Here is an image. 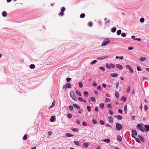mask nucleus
<instances>
[{
    "label": "nucleus",
    "mask_w": 149,
    "mask_h": 149,
    "mask_svg": "<svg viewBox=\"0 0 149 149\" xmlns=\"http://www.w3.org/2000/svg\"><path fill=\"white\" fill-rule=\"evenodd\" d=\"M110 42L111 41L108 38L106 39L102 42L101 44V46L103 47L109 44Z\"/></svg>",
    "instance_id": "nucleus-1"
},
{
    "label": "nucleus",
    "mask_w": 149,
    "mask_h": 149,
    "mask_svg": "<svg viewBox=\"0 0 149 149\" xmlns=\"http://www.w3.org/2000/svg\"><path fill=\"white\" fill-rule=\"evenodd\" d=\"M122 125L118 123H117L116 124V128L118 131H120L122 129Z\"/></svg>",
    "instance_id": "nucleus-2"
},
{
    "label": "nucleus",
    "mask_w": 149,
    "mask_h": 149,
    "mask_svg": "<svg viewBox=\"0 0 149 149\" xmlns=\"http://www.w3.org/2000/svg\"><path fill=\"white\" fill-rule=\"evenodd\" d=\"M70 95L72 98L75 101L77 100V98L75 96V94L73 91H71L70 93Z\"/></svg>",
    "instance_id": "nucleus-3"
},
{
    "label": "nucleus",
    "mask_w": 149,
    "mask_h": 149,
    "mask_svg": "<svg viewBox=\"0 0 149 149\" xmlns=\"http://www.w3.org/2000/svg\"><path fill=\"white\" fill-rule=\"evenodd\" d=\"M126 69L130 70V72L131 73H133L134 71L132 69L131 67L129 65H127L126 66Z\"/></svg>",
    "instance_id": "nucleus-4"
},
{
    "label": "nucleus",
    "mask_w": 149,
    "mask_h": 149,
    "mask_svg": "<svg viewBox=\"0 0 149 149\" xmlns=\"http://www.w3.org/2000/svg\"><path fill=\"white\" fill-rule=\"evenodd\" d=\"M137 127L139 128V129L143 132H144L145 130L142 127L141 125L139 124L137 125Z\"/></svg>",
    "instance_id": "nucleus-5"
},
{
    "label": "nucleus",
    "mask_w": 149,
    "mask_h": 149,
    "mask_svg": "<svg viewBox=\"0 0 149 149\" xmlns=\"http://www.w3.org/2000/svg\"><path fill=\"white\" fill-rule=\"evenodd\" d=\"M89 144V143L88 142L85 143L83 144V146L84 148H87L88 147Z\"/></svg>",
    "instance_id": "nucleus-6"
},
{
    "label": "nucleus",
    "mask_w": 149,
    "mask_h": 149,
    "mask_svg": "<svg viewBox=\"0 0 149 149\" xmlns=\"http://www.w3.org/2000/svg\"><path fill=\"white\" fill-rule=\"evenodd\" d=\"M116 67L117 68L120 70H122L123 69V67L121 65L119 64H117L116 65Z\"/></svg>",
    "instance_id": "nucleus-7"
},
{
    "label": "nucleus",
    "mask_w": 149,
    "mask_h": 149,
    "mask_svg": "<svg viewBox=\"0 0 149 149\" xmlns=\"http://www.w3.org/2000/svg\"><path fill=\"white\" fill-rule=\"evenodd\" d=\"M56 103V102L55 100H54V101L52 102V105L49 107V108H53L55 105V104Z\"/></svg>",
    "instance_id": "nucleus-8"
},
{
    "label": "nucleus",
    "mask_w": 149,
    "mask_h": 149,
    "mask_svg": "<svg viewBox=\"0 0 149 149\" xmlns=\"http://www.w3.org/2000/svg\"><path fill=\"white\" fill-rule=\"evenodd\" d=\"M138 136L142 141L143 142H144L145 141V139L142 136L140 135H139Z\"/></svg>",
    "instance_id": "nucleus-9"
},
{
    "label": "nucleus",
    "mask_w": 149,
    "mask_h": 149,
    "mask_svg": "<svg viewBox=\"0 0 149 149\" xmlns=\"http://www.w3.org/2000/svg\"><path fill=\"white\" fill-rule=\"evenodd\" d=\"M108 118L109 119V122L110 123H112L113 122L112 117L111 116H109L108 117Z\"/></svg>",
    "instance_id": "nucleus-10"
},
{
    "label": "nucleus",
    "mask_w": 149,
    "mask_h": 149,
    "mask_svg": "<svg viewBox=\"0 0 149 149\" xmlns=\"http://www.w3.org/2000/svg\"><path fill=\"white\" fill-rule=\"evenodd\" d=\"M50 121L52 122H54L55 121V116H53L51 117Z\"/></svg>",
    "instance_id": "nucleus-11"
},
{
    "label": "nucleus",
    "mask_w": 149,
    "mask_h": 149,
    "mask_svg": "<svg viewBox=\"0 0 149 149\" xmlns=\"http://www.w3.org/2000/svg\"><path fill=\"white\" fill-rule=\"evenodd\" d=\"M71 130L73 132H77L78 131V129L77 128H75L74 127H71Z\"/></svg>",
    "instance_id": "nucleus-12"
},
{
    "label": "nucleus",
    "mask_w": 149,
    "mask_h": 149,
    "mask_svg": "<svg viewBox=\"0 0 149 149\" xmlns=\"http://www.w3.org/2000/svg\"><path fill=\"white\" fill-rule=\"evenodd\" d=\"M145 129L146 131H149V126L146 125L144 126Z\"/></svg>",
    "instance_id": "nucleus-13"
},
{
    "label": "nucleus",
    "mask_w": 149,
    "mask_h": 149,
    "mask_svg": "<svg viewBox=\"0 0 149 149\" xmlns=\"http://www.w3.org/2000/svg\"><path fill=\"white\" fill-rule=\"evenodd\" d=\"M124 111L125 113L127 114V107L126 105H125L124 107Z\"/></svg>",
    "instance_id": "nucleus-14"
},
{
    "label": "nucleus",
    "mask_w": 149,
    "mask_h": 149,
    "mask_svg": "<svg viewBox=\"0 0 149 149\" xmlns=\"http://www.w3.org/2000/svg\"><path fill=\"white\" fill-rule=\"evenodd\" d=\"M111 75L113 77H115L118 76V74L117 73H112L111 74Z\"/></svg>",
    "instance_id": "nucleus-15"
},
{
    "label": "nucleus",
    "mask_w": 149,
    "mask_h": 149,
    "mask_svg": "<svg viewBox=\"0 0 149 149\" xmlns=\"http://www.w3.org/2000/svg\"><path fill=\"white\" fill-rule=\"evenodd\" d=\"M66 85V87L68 88H71V86H72L69 83H67Z\"/></svg>",
    "instance_id": "nucleus-16"
},
{
    "label": "nucleus",
    "mask_w": 149,
    "mask_h": 149,
    "mask_svg": "<svg viewBox=\"0 0 149 149\" xmlns=\"http://www.w3.org/2000/svg\"><path fill=\"white\" fill-rule=\"evenodd\" d=\"M132 132L133 133V134L134 135H136L137 134V132L134 129H132Z\"/></svg>",
    "instance_id": "nucleus-17"
},
{
    "label": "nucleus",
    "mask_w": 149,
    "mask_h": 149,
    "mask_svg": "<svg viewBox=\"0 0 149 149\" xmlns=\"http://www.w3.org/2000/svg\"><path fill=\"white\" fill-rule=\"evenodd\" d=\"M73 106L75 107L76 109H80V107L77 104H73Z\"/></svg>",
    "instance_id": "nucleus-18"
},
{
    "label": "nucleus",
    "mask_w": 149,
    "mask_h": 149,
    "mask_svg": "<svg viewBox=\"0 0 149 149\" xmlns=\"http://www.w3.org/2000/svg\"><path fill=\"white\" fill-rule=\"evenodd\" d=\"M103 141L104 142L107 143H109L110 142V140L109 139H104Z\"/></svg>",
    "instance_id": "nucleus-19"
},
{
    "label": "nucleus",
    "mask_w": 149,
    "mask_h": 149,
    "mask_svg": "<svg viewBox=\"0 0 149 149\" xmlns=\"http://www.w3.org/2000/svg\"><path fill=\"white\" fill-rule=\"evenodd\" d=\"M140 61L141 62H143L146 60V58L144 57H141L139 59Z\"/></svg>",
    "instance_id": "nucleus-20"
},
{
    "label": "nucleus",
    "mask_w": 149,
    "mask_h": 149,
    "mask_svg": "<svg viewBox=\"0 0 149 149\" xmlns=\"http://www.w3.org/2000/svg\"><path fill=\"white\" fill-rule=\"evenodd\" d=\"M117 139L119 141H122V138L121 136L119 135L117 136Z\"/></svg>",
    "instance_id": "nucleus-21"
},
{
    "label": "nucleus",
    "mask_w": 149,
    "mask_h": 149,
    "mask_svg": "<svg viewBox=\"0 0 149 149\" xmlns=\"http://www.w3.org/2000/svg\"><path fill=\"white\" fill-rule=\"evenodd\" d=\"M30 68L31 69H34L35 67V65L33 64H31V65L29 66Z\"/></svg>",
    "instance_id": "nucleus-22"
},
{
    "label": "nucleus",
    "mask_w": 149,
    "mask_h": 149,
    "mask_svg": "<svg viewBox=\"0 0 149 149\" xmlns=\"http://www.w3.org/2000/svg\"><path fill=\"white\" fill-rule=\"evenodd\" d=\"M66 136L68 137H70L71 136H73V135L71 134L70 133H67L65 134Z\"/></svg>",
    "instance_id": "nucleus-23"
},
{
    "label": "nucleus",
    "mask_w": 149,
    "mask_h": 149,
    "mask_svg": "<svg viewBox=\"0 0 149 149\" xmlns=\"http://www.w3.org/2000/svg\"><path fill=\"white\" fill-rule=\"evenodd\" d=\"M116 27H113L111 29V31L113 33H114L116 32Z\"/></svg>",
    "instance_id": "nucleus-24"
},
{
    "label": "nucleus",
    "mask_w": 149,
    "mask_h": 149,
    "mask_svg": "<svg viewBox=\"0 0 149 149\" xmlns=\"http://www.w3.org/2000/svg\"><path fill=\"white\" fill-rule=\"evenodd\" d=\"M119 95L118 93L117 92H115V96L117 98H118L119 97Z\"/></svg>",
    "instance_id": "nucleus-25"
},
{
    "label": "nucleus",
    "mask_w": 149,
    "mask_h": 149,
    "mask_svg": "<svg viewBox=\"0 0 149 149\" xmlns=\"http://www.w3.org/2000/svg\"><path fill=\"white\" fill-rule=\"evenodd\" d=\"M107 58V57H105V58L102 57V58H97V59L98 61L102 60H104V59Z\"/></svg>",
    "instance_id": "nucleus-26"
},
{
    "label": "nucleus",
    "mask_w": 149,
    "mask_h": 149,
    "mask_svg": "<svg viewBox=\"0 0 149 149\" xmlns=\"http://www.w3.org/2000/svg\"><path fill=\"white\" fill-rule=\"evenodd\" d=\"M2 16L4 17H5L7 15V13L5 11H3L2 13Z\"/></svg>",
    "instance_id": "nucleus-27"
},
{
    "label": "nucleus",
    "mask_w": 149,
    "mask_h": 149,
    "mask_svg": "<svg viewBox=\"0 0 149 149\" xmlns=\"http://www.w3.org/2000/svg\"><path fill=\"white\" fill-rule=\"evenodd\" d=\"M115 117H117L118 120H121L122 118V116L120 115H118Z\"/></svg>",
    "instance_id": "nucleus-28"
},
{
    "label": "nucleus",
    "mask_w": 149,
    "mask_h": 149,
    "mask_svg": "<svg viewBox=\"0 0 149 149\" xmlns=\"http://www.w3.org/2000/svg\"><path fill=\"white\" fill-rule=\"evenodd\" d=\"M121 31L120 30H119L117 31V34L119 36V35H120L121 34Z\"/></svg>",
    "instance_id": "nucleus-29"
},
{
    "label": "nucleus",
    "mask_w": 149,
    "mask_h": 149,
    "mask_svg": "<svg viewBox=\"0 0 149 149\" xmlns=\"http://www.w3.org/2000/svg\"><path fill=\"white\" fill-rule=\"evenodd\" d=\"M140 21L141 23H143L145 21V19L143 18H141L140 19Z\"/></svg>",
    "instance_id": "nucleus-30"
},
{
    "label": "nucleus",
    "mask_w": 149,
    "mask_h": 149,
    "mask_svg": "<svg viewBox=\"0 0 149 149\" xmlns=\"http://www.w3.org/2000/svg\"><path fill=\"white\" fill-rule=\"evenodd\" d=\"M97 62V60H94L91 63V65H93V64H95Z\"/></svg>",
    "instance_id": "nucleus-31"
},
{
    "label": "nucleus",
    "mask_w": 149,
    "mask_h": 149,
    "mask_svg": "<svg viewBox=\"0 0 149 149\" xmlns=\"http://www.w3.org/2000/svg\"><path fill=\"white\" fill-rule=\"evenodd\" d=\"M84 95L86 97H88V93L87 92L85 91L84 93Z\"/></svg>",
    "instance_id": "nucleus-32"
},
{
    "label": "nucleus",
    "mask_w": 149,
    "mask_h": 149,
    "mask_svg": "<svg viewBox=\"0 0 149 149\" xmlns=\"http://www.w3.org/2000/svg\"><path fill=\"white\" fill-rule=\"evenodd\" d=\"M121 100L124 102H125L126 100V98L125 97H123L121 98Z\"/></svg>",
    "instance_id": "nucleus-33"
},
{
    "label": "nucleus",
    "mask_w": 149,
    "mask_h": 149,
    "mask_svg": "<svg viewBox=\"0 0 149 149\" xmlns=\"http://www.w3.org/2000/svg\"><path fill=\"white\" fill-rule=\"evenodd\" d=\"M104 104L103 103L101 104L100 105V107L102 109H103L104 108Z\"/></svg>",
    "instance_id": "nucleus-34"
},
{
    "label": "nucleus",
    "mask_w": 149,
    "mask_h": 149,
    "mask_svg": "<svg viewBox=\"0 0 149 149\" xmlns=\"http://www.w3.org/2000/svg\"><path fill=\"white\" fill-rule=\"evenodd\" d=\"M85 14L84 13H82L81 14L80 17L81 18H83L85 17Z\"/></svg>",
    "instance_id": "nucleus-35"
},
{
    "label": "nucleus",
    "mask_w": 149,
    "mask_h": 149,
    "mask_svg": "<svg viewBox=\"0 0 149 149\" xmlns=\"http://www.w3.org/2000/svg\"><path fill=\"white\" fill-rule=\"evenodd\" d=\"M27 135H25L23 137V139L24 140H25L27 139Z\"/></svg>",
    "instance_id": "nucleus-36"
},
{
    "label": "nucleus",
    "mask_w": 149,
    "mask_h": 149,
    "mask_svg": "<svg viewBox=\"0 0 149 149\" xmlns=\"http://www.w3.org/2000/svg\"><path fill=\"white\" fill-rule=\"evenodd\" d=\"M74 143L77 146H79V142L77 141H74Z\"/></svg>",
    "instance_id": "nucleus-37"
},
{
    "label": "nucleus",
    "mask_w": 149,
    "mask_h": 149,
    "mask_svg": "<svg viewBox=\"0 0 149 149\" xmlns=\"http://www.w3.org/2000/svg\"><path fill=\"white\" fill-rule=\"evenodd\" d=\"M76 93H77V95H78L79 96H81V94L80 93V92L78 91H76Z\"/></svg>",
    "instance_id": "nucleus-38"
},
{
    "label": "nucleus",
    "mask_w": 149,
    "mask_h": 149,
    "mask_svg": "<svg viewBox=\"0 0 149 149\" xmlns=\"http://www.w3.org/2000/svg\"><path fill=\"white\" fill-rule=\"evenodd\" d=\"M106 98V99L105 100V102L106 103H107L108 102H109L110 101V100L107 98V97H105Z\"/></svg>",
    "instance_id": "nucleus-39"
},
{
    "label": "nucleus",
    "mask_w": 149,
    "mask_h": 149,
    "mask_svg": "<svg viewBox=\"0 0 149 149\" xmlns=\"http://www.w3.org/2000/svg\"><path fill=\"white\" fill-rule=\"evenodd\" d=\"M79 87L80 88H82L83 86V85L81 82L79 83Z\"/></svg>",
    "instance_id": "nucleus-40"
},
{
    "label": "nucleus",
    "mask_w": 149,
    "mask_h": 149,
    "mask_svg": "<svg viewBox=\"0 0 149 149\" xmlns=\"http://www.w3.org/2000/svg\"><path fill=\"white\" fill-rule=\"evenodd\" d=\"M107 107L108 108L111 109L112 108L111 105L110 104H108L107 105Z\"/></svg>",
    "instance_id": "nucleus-41"
},
{
    "label": "nucleus",
    "mask_w": 149,
    "mask_h": 149,
    "mask_svg": "<svg viewBox=\"0 0 149 149\" xmlns=\"http://www.w3.org/2000/svg\"><path fill=\"white\" fill-rule=\"evenodd\" d=\"M121 36H122L123 37H125L126 35L125 33H121Z\"/></svg>",
    "instance_id": "nucleus-42"
},
{
    "label": "nucleus",
    "mask_w": 149,
    "mask_h": 149,
    "mask_svg": "<svg viewBox=\"0 0 149 149\" xmlns=\"http://www.w3.org/2000/svg\"><path fill=\"white\" fill-rule=\"evenodd\" d=\"M144 108L145 111H147L148 109V106L147 105H145L144 106Z\"/></svg>",
    "instance_id": "nucleus-43"
},
{
    "label": "nucleus",
    "mask_w": 149,
    "mask_h": 149,
    "mask_svg": "<svg viewBox=\"0 0 149 149\" xmlns=\"http://www.w3.org/2000/svg\"><path fill=\"white\" fill-rule=\"evenodd\" d=\"M130 86H128V87H127V93H128L130 91Z\"/></svg>",
    "instance_id": "nucleus-44"
},
{
    "label": "nucleus",
    "mask_w": 149,
    "mask_h": 149,
    "mask_svg": "<svg viewBox=\"0 0 149 149\" xmlns=\"http://www.w3.org/2000/svg\"><path fill=\"white\" fill-rule=\"evenodd\" d=\"M110 66L112 68H115V65L112 63H110Z\"/></svg>",
    "instance_id": "nucleus-45"
},
{
    "label": "nucleus",
    "mask_w": 149,
    "mask_h": 149,
    "mask_svg": "<svg viewBox=\"0 0 149 149\" xmlns=\"http://www.w3.org/2000/svg\"><path fill=\"white\" fill-rule=\"evenodd\" d=\"M135 140H136V141L139 142V143H140L141 142V141H140V140L138 138H135Z\"/></svg>",
    "instance_id": "nucleus-46"
},
{
    "label": "nucleus",
    "mask_w": 149,
    "mask_h": 149,
    "mask_svg": "<svg viewBox=\"0 0 149 149\" xmlns=\"http://www.w3.org/2000/svg\"><path fill=\"white\" fill-rule=\"evenodd\" d=\"M87 109L88 111L90 112L91 111V109L90 107L89 106H88L87 107Z\"/></svg>",
    "instance_id": "nucleus-47"
},
{
    "label": "nucleus",
    "mask_w": 149,
    "mask_h": 149,
    "mask_svg": "<svg viewBox=\"0 0 149 149\" xmlns=\"http://www.w3.org/2000/svg\"><path fill=\"white\" fill-rule=\"evenodd\" d=\"M106 66L107 68L108 69H110V66L108 64H106Z\"/></svg>",
    "instance_id": "nucleus-48"
},
{
    "label": "nucleus",
    "mask_w": 149,
    "mask_h": 149,
    "mask_svg": "<svg viewBox=\"0 0 149 149\" xmlns=\"http://www.w3.org/2000/svg\"><path fill=\"white\" fill-rule=\"evenodd\" d=\"M71 80V78H67L66 79V80L67 82H70V80Z\"/></svg>",
    "instance_id": "nucleus-49"
},
{
    "label": "nucleus",
    "mask_w": 149,
    "mask_h": 149,
    "mask_svg": "<svg viewBox=\"0 0 149 149\" xmlns=\"http://www.w3.org/2000/svg\"><path fill=\"white\" fill-rule=\"evenodd\" d=\"M137 70L138 71H141V68L139 66L137 67Z\"/></svg>",
    "instance_id": "nucleus-50"
},
{
    "label": "nucleus",
    "mask_w": 149,
    "mask_h": 149,
    "mask_svg": "<svg viewBox=\"0 0 149 149\" xmlns=\"http://www.w3.org/2000/svg\"><path fill=\"white\" fill-rule=\"evenodd\" d=\"M97 89L99 91H100L101 90V86H98L97 87Z\"/></svg>",
    "instance_id": "nucleus-51"
},
{
    "label": "nucleus",
    "mask_w": 149,
    "mask_h": 149,
    "mask_svg": "<svg viewBox=\"0 0 149 149\" xmlns=\"http://www.w3.org/2000/svg\"><path fill=\"white\" fill-rule=\"evenodd\" d=\"M99 68L102 70V71H104L105 70V69L103 67H99Z\"/></svg>",
    "instance_id": "nucleus-52"
},
{
    "label": "nucleus",
    "mask_w": 149,
    "mask_h": 149,
    "mask_svg": "<svg viewBox=\"0 0 149 149\" xmlns=\"http://www.w3.org/2000/svg\"><path fill=\"white\" fill-rule=\"evenodd\" d=\"M100 124L102 125H103L104 124V122L102 120H100Z\"/></svg>",
    "instance_id": "nucleus-53"
},
{
    "label": "nucleus",
    "mask_w": 149,
    "mask_h": 149,
    "mask_svg": "<svg viewBox=\"0 0 149 149\" xmlns=\"http://www.w3.org/2000/svg\"><path fill=\"white\" fill-rule=\"evenodd\" d=\"M69 109L71 110V111H72L73 110V107L72 106H70L69 107Z\"/></svg>",
    "instance_id": "nucleus-54"
},
{
    "label": "nucleus",
    "mask_w": 149,
    "mask_h": 149,
    "mask_svg": "<svg viewBox=\"0 0 149 149\" xmlns=\"http://www.w3.org/2000/svg\"><path fill=\"white\" fill-rule=\"evenodd\" d=\"M82 125H83L84 126H86L87 124L84 121H83L82 123Z\"/></svg>",
    "instance_id": "nucleus-55"
},
{
    "label": "nucleus",
    "mask_w": 149,
    "mask_h": 149,
    "mask_svg": "<svg viewBox=\"0 0 149 149\" xmlns=\"http://www.w3.org/2000/svg\"><path fill=\"white\" fill-rule=\"evenodd\" d=\"M91 100L93 101V102H94L95 101V98L93 97H91Z\"/></svg>",
    "instance_id": "nucleus-56"
},
{
    "label": "nucleus",
    "mask_w": 149,
    "mask_h": 149,
    "mask_svg": "<svg viewBox=\"0 0 149 149\" xmlns=\"http://www.w3.org/2000/svg\"><path fill=\"white\" fill-rule=\"evenodd\" d=\"M78 99L80 101L82 102L83 101V100L81 97H79Z\"/></svg>",
    "instance_id": "nucleus-57"
},
{
    "label": "nucleus",
    "mask_w": 149,
    "mask_h": 149,
    "mask_svg": "<svg viewBox=\"0 0 149 149\" xmlns=\"http://www.w3.org/2000/svg\"><path fill=\"white\" fill-rule=\"evenodd\" d=\"M92 121L93 123L95 124H96L97 123V121L95 119H93Z\"/></svg>",
    "instance_id": "nucleus-58"
},
{
    "label": "nucleus",
    "mask_w": 149,
    "mask_h": 149,
    "mask_svg": "<svg viewBox=\"0 0 149 149\" xmlns=\"http://www.w3.org/2000/svg\"><path fill=\"white\" fill-rule=\"evenodd\" d=\"M65 10V8L64 7H63L61 9V11L62 12L64 11Z\"/></svg>",
    "instance_id": "nucleus-59"
},
{
    "label": "nucleus",
    "mask_w": 149,
    "mask_h": 149,
    "mask_svg": "<svg viewBox=\"0 0 149 149\" xmlns=\"http://www.w3.org/2000/svg\"><path fill=\"white\" fill-rule=\"evenodd\" d=\"M88 25L90 26H92L93 24L92 22H90L88 24Z\"/></svg>",
    "instance_id": "nucleus-60"
},
{
    "label": "nucleus",
    "mask_w": 149,
    "mask_h": 149,
    "mask_svg": "<svg viewBox=\"0 0 149 149\" xmlns=\"http://www.w3.org/2000/svg\"><path fill=\"white\" fill-rule=\"evenodd\" d=\"M110 22V20L109 19H108L107 21L105 23L106 24H107L109 23Z\"/></svg>",
    "instance_id": "nucleus-61"
},
{
    "label": "nucleus",
    "mask_w": 149,
    "mask_h": 149,
    "mask_svg": "<svg viewBox=\"0 0 149 149\" xmlns=\"http://www.w3.org/2000/svg\"><path fill=\"white\" fill-rule=\"evenodd\" d=\"M98 110V107H95V111H97Z\"/></svg>",
    "instance_id": "nucleus-62"
},
{
    "label": "nucleus",
    "mask_w": 149,
    "mask_h": 149,
    "mask_svg": "<svg viewBox=\"0 0 149 149\" xmlns=\"http://www.w3.org/2000/svg\"><path fill=\"white\" fill-rule=\"evenodd\" d=\"M133 49V47H128V49L129 50H132Z\"/></svg>",
    "instance_id": "nucleus-63"
},
{
    "label": "nucleus",
    "mask_w": 149,
    "mask_h": 149,
    "mask_svg": "<svg viewBox=\"0 0 149 149\" xmlns=\"http://www.w3.org/2000/svg\"><path fill=\"white\" fill-rule=\"evenodd\" d=\"M68 116L69 118H71L72 117V115L71 114H68Z\"/></svg>",
    "instance_id": "nucleus-64"
}]
</instances>
